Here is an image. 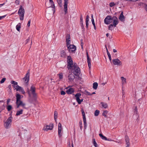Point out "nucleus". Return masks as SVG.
<instances>
[{
	"label": "nucleus",
	"mask_w": 147,
	"mask_h": 147,
	"mask_svg": "<svg viewBox=\"0 0 147 147\" xmlns=\"http://www.w3.org/2000/svg\"><path fill=\"white\" fill-rule=\"evenodd\" d=\"M16 101L17 102H18L19 100H20L21 98V96L19 94H17L16 95Z\"/></svg>",
	"instance_id": "nucleus-21"
},
{
	"label": "nucleus",
	"mask_w": 147,
	"mask_h": 147,
	"mask_svg": "<svg viewBox=\"0 0 147 147\" xmlns=\"http://www.w3.org/2000/svg\"><path fill=\"white\" fill-rule=\"evenodd\" d=\"M58 129H62L61 124L60 123H59L58 124Z\"/></svg>",
	"instance_id": "nucleus-60"
},
{
	"label": "nucleus",
	"mask_w": 147,
	"mask_h": 147,
	"mask_svg": "<svg viewBox=\"0 0 147 147\" xmlns=\"http://www.w3.org/2000/svg\"><path fill=\"white\" fill-rule=\"evenodd\" d=\"M61 129H58V135L59 137L60 138L62 136V134L61 133Z\"/></svg>",
	"instance_id": "nucleus-42"
},
{
	"label": "nucleus",
	"mask_w": 147,
	"mask_h": 147,
	"mask_svg": "<svg viewBox=\"0 0 147 147\" xmlns=\"http://www.w3.org/2000/svg\"><path fill=\"white\" fill-rule=\"evenodd\" d=\"M84 121V129H86L87 127V123L86 122V118L83 119Z\"/></svg>",
	"instance_id": "nucleus-34"
},
{
	"label": "nucleus",
	"mask_w": 147,
	"mask_h": 147,
	"mask_svg": "<svg viewBox=\"0 0 147 147\" xmlns=\"http://www.w3.org/2000/svg\"><path fill=\"white\" fill-rule=\"evenodd\" d=\"M100 104L102 105V107L105 109L106 108L108 107L107 104L106 103L102 102L100 103Z\"/></svg>",
	"instance_id": "nucleus-28"
},
{
	"label": "nucleus",
	"mask_w": 147,
	"mask_h": 147,
	"mask_svg": "<svg viewBox=\"0 0 147 147\" xmlns=\"http://www.w3.org/2000/svg\"><path fill=\"white\" fill-rule=\"evenodd\" d=\"M6 80V78H3L1 79V80L0 81V83L1 84H2V83H3Z\"/></svg>",
	"instance_id": "nucleus-48"
},
{
	"label": "nucleus",
	"mask_w": 147,
	"mask_h": 147,
	"mask_svg": "<svg viewBox=\"0 0 147 147\" xmlns=\"http://www.w3.org/2000/svg\"><path fill=\"white\" fill-rule=\"evenodd\" d=\"M76 100L79 104H81L80 99V98L77 99Z\"/></svg>",
	"instance_id": "nucleus-55"
},
{
	"label": "nucleus",
	"mask_w": 147,
	"mask_h": 147,
	"mask_svg": "<svg viewBox=\"0 0 147 147\" xmlns=\"http://www.w3.org/2000/svg\"><path fill=\"white\" fill-rule=\"evenodd\" d=\"M30 76V73L29 72V70L28 71L27 73L26 74L25 77L23 78V80L25 82L26 84L28 85V82L29 81Z\"/></svg>",
	"instance_id": "nucleus-7"
},
{
	"label": "nucleus",
	"mask_w": 147,
	"mask_h": 147,
	"mask_svg": "<svg viewBox=\"0 0 147 147\" xmlns=\"http://www.w3.org/2000/svg\"><path fill=\"white\" fill-rule=\"evenodd\" d=\"M49 3L51 5V6L50 7H48V8H49L50 7H52L53 8V13L55 11V4H54V3L53 0H51L50 1H49Z\"/></svg>",
	"instance_id": "nucleus-16"
},
{
	"label": "nucleus",
	"mask_w": 147,
	"mask_h": 147,
	"mask_svg": "<svg viewBox=\"0 0 147 147\" xmlns=\"http://www.w3.org/2000/svg\"><path fill=\"white\" fill-rule=\"evenodd\" d=\"M74 92V90L72 88H70L66 91V92L68 94H71Z\"/></svg>",
	"instance_id": "nucleus-18"
},
{
	"label": "nucleus",
	"mask_w": 147,
	"mask_h": 147,
	"mask_svg": "<svg viewBox=\"0 0 147 147\" xmlns=\"http://www.w3.org/2000/svg\"><path fill=\"white\" fill-rule=\"evenodd\" d=\"M86 56L87 59V62L88 63L89 68L90 69L91 67V59L90 58L88 55V53L87 51L86 52Z\"/></svg>",
	"instance_id": "nucleus-13"
},
{
	"label": "nucleus",
	"mask_w": 147,
	"mask_h": 147,
	"mask_svg": "<svg viewBox=\"0 0 147 147\" xmlns=\"http://www.w3.org/2000/svg\"><path fill=\"white\" fill-rule=\"evenodd\" d=\"M53 127V124L52 123H51L49 125H47L46 127H44V130L47 131L48 130H52Z\"/></svg>",
	"instance_id": "nucleus-11"
},
{
	"label": "nucleus",
	"mask_w": 147,
	"mask_h": 147,
	"mask_svg": "<svg viewBox=\"0 0 147 147\" xmlns=\"http://www.w3.org/2000/svg\"><path fill=\"white\" fill-rule=\"evenodd\" d=\"M59 79H61L63 78V76L62 74L61 73L60 74H59Z\"/></svg>",
	"instance_id": "nucleus-54"
},
{
	"label": "nucleus",
	"mask_w": 147,
	"mask_h": 147,
	"mask_svg": "<svg viewBox=\"0 0 147 147\" xmlns=\"http://www.w3.org/2000/svg\"><path fill=\"white\" fill-rule=\"evenodd\" d=\"M65 93V92L64 91L62 90L61 91V94L62 95H64Z\"/></svg>",
	"instance_id": "nucleus-61"
},
{
	"label": "nucleus",
	"mask_w": 147,
	"mask_h": 147,
	"mask_svg": "<svg viewBox=\"0 0 147 147\" xmlns=\"http://www.w3.org/2000/svg\"><path fill=\"white\" fill-rule=\"evenodd\" d=\"M118 24L117 22L115 20L114 21L113 24H111L108 26V30H112L114 27H116V25Z\"/></svg>",
	"instance_id": "nucleus-8"
},
{
	"label": "nucleus",
	"mask_w": 147,
	"mask_h": 147,
	"mask_svg": "<svg viewBox=\"0 0 147 147\" xmlns=\"http://www.w3.org/2000/svg\"><path fill=\"white\" fill-rule=\"evenodd\" d=\"M81 24V27L82 29L83 30V31H84V30L85 28H84L83 24V23Z\"/></svg>",
	"instance_id": "nucleus-59"
},
{
	"label": "nucleus",
	"mask_w": 147,
	"mask_h": 147,
	"mask_svg": "<svg viewBox=\"0 0 147 147\" xmlns=\"http://www.w3.org/2000/svg\"><path fill=\"white\" fill-rule=\"evenodd\" d=\"M119 19L121 21H124V20L125 19V17L123 15V11H121V13L119 18Z\"/></svg>",
	"instance_id": "nucleus-19"
},
{
	"label": "nucleus",
	"mask_w": 147,
	"mask_h": 147,
	"mask_svg": "<svg viewBox=\"0 0 147 147\" xmlns=\"http://www.w3.org/2000/svg\"><path fill=\"white\" fill-rule=\"evenodd\" d=\"M60 53V57L63 58H66V54L65 51L62 50L61 51Z\"/></svg>",
	"instance_id": "nucleus-17"
},
{
	"label": "nucleus",
	"mask_w": 147,
	"mask_h": 147,
	"mask_svg": "<svg viewBox=\"0 0 147 147\" xmlns=\"http://www.w3.org/2000/svg\"><path fill=\"white\" fill-rule=\"evenodd\" d=\"M105 48H106V50H107V54L108 55L109 54H110V53H109V52L108 51V49H107V48L106 45H105Z\"/></svg>",
	"instance_id": "nucleus-63"
},
{
	"label": "nucleus",
	"mask_w": 147,
	"mask_h": 147,
	"mask_svg": "<svg viewBox=\"0 0 147 147\" xmlns=\"http://www.w3.org/2000/svg\"><path fill=\"white\" fill-rule=\"evenodd\" d=\"M85 92L86 93V94L88 95H92V94H91V93L90 92H88V91L86 90L85 91Z\"/></svg>",
	"instance_id": "nucleus-51"
},
{
	"label": "nucleus",
	"mask_w": 147,
	"mask_h": 147,
	"mask_svg": "<svg viewBox=\"0 0 147 147\" xmlns=\"http://www.w3.org/2000/svg\"><path fill=\"white\" fill-rule=\"evenodd\" d=\"M30 37H29L28 38L26 39V44H27L28 42H29V41H30Z\"/></svg>",
	"instance_id": "nucleus-52"
},
{
	"label": "nucleus",
	"mask_w": 147,
	"mask_h": 147,
	"mask_svg": "<svg viewBox=\"0 0 147 147\" xmlns=\"http://www.w3.org/2000/svg\"><path fill=\"white\" fill-rule=\"evenodd\" d=\"M31 20H29L28 21V24H27V26L28 27H29L30 26V22H31Z\"/></svg>",
	"instance_id": "nucleus-57"
},
{
	"label": "nucleus",
	"mask_w": 147,
	"mask_h": 147,
	"mask_svg": "<svg viewBox=\"0 0 147 147\" xmlns=\"http://www.w3.org/2000/svg\"><path fill=\"white\" fill-rule=\"evenodd\" d=\"M21 87L19 86L18 85L16 86V88L15 89L17 91H20L21 89H22Z\"/></svg>",
	"instance_id": "nucleus-43"
},
{
	"label": "nucleus",
	"mask_w": 147,
	"mask_h": 147,
	"mask_svg": "<svg viewBox=\"0 0 147 147\" xmlns=\"http://www.w3.org/2000/svg\"><path fill=\"white\" fill-rule=\"evenodd\" d=\"M98 84L97 82H95L93 83V88L94 89L96 90L97 88Z\"/></svg>",
	"instance_id": "nucleus-31"
},
{
	"label": "nucleus",
	"mask_w": 147,
	"mask_h": 147,
	"mask_svg": "<svg viewBox=\"0 0 147 147\" xmlns=\"http://www.w3.org/2000/svg\"><path fill=\"white\" fill-rule=\"evenodd\" d=\"M71 47L69 49V51L70 53L71 52V51L72 52H74L76 51V46L74 45H70Z\"/></svg>",
	"instance_id": "nucleus-12"
},
{
	"label": "nucleus",
	"mask_w": 147,
	"mask_h": 147,
	"mask_svg": "<svg viewBox=\"0 0 147 147\" xmlns=\"http://www.w3.org/2000/svg\"><path fill=\"white\" fill-rule=\"evenodd\" d=\"M92 142L94 146L95 147H98V146L97 144L95 139L94 138L92 139Z\"/></svg>",
	"instance_id": "nucleus-27"
},
{
	"label": "nucleus",
	"mask_w": 147,
	"mask_h": 147,
	"mask_svg": "<svg viewBox=\"0 0 147 147\" xmlns=\"http://www.w3.org/2000/svg\"><path fill=\"white\" fill-rule=\"evenodd\" d=\"M99 135L101 138L102 140H107V138L105 136H104L102 134H99Z\"/></svg>",
	"instance_id": "nucleus-29"
},
{
	"label": "nucleus",
	"mask_w": 147,
	"mask_h": 147,
	"mask_svg": "<svg viewBox=\"0 0 147 147\" xmlns=\"http://www.w3.org/2000/svg\"><path fill=\"white\" fill-rule=\"evenodd\" d=\"M15 3L16 5H18L19 4V1L18 0H16L15 1Z\"/></svg>",
	"instance_id": "nucleus-64"
},
{
	"label": "nucleus",
	"mask_w": 147,
	"mask_h": 147,
	"mask_svg": "<svg viewBox=\"0 0 147 147\" xmlns=\"http://www.w3.org/2000/svg\"><path fill=\"white\" fill-rule=\"evenodd\" d=\"M74 75L73 74H72L71 73L69 74L68 76V79L69 80V81L72 82L73 81V80L75 78Z\"/></svg>",
	"instance_id": "nucleus-14"
},
{
	"label": "nucleus",
	"mask_w": 147,
	"mask_h": 147,
	"mask_svg": "<svg viewBox=\"0 0 147 147\" xmlns=\"http://www.w3.org/2000/svg\"><path fill=\"white\" fill-rule=\"evenodd\" d=\"M71 69L73 71L72 72L73 74L76 76L78 77L79 78V75L80 73V69L79 67H78L77 68H72Z\"/></svg>",
	"instance_id": "nucleus-5"
},
{
	"label": "nucleus",
	"mask_w": 147,
	"mask_h": 147,
	"mask_svg": "<svg viewBox=\"0 0 147 147\" xmlns=\"http://www.w3.org/2000/svg\"><path fill=\"white\" fill-rule=\"evenodd\" d=\"M30 90L32 95L33 98L32 100H29V102L30 103H33L34 102H36L37 100V94L35 93V87L33 86H32L30 87Z\"/></svg>",
	"instance_id": "nucleus-1"
},
{
	"label": "nucleus",
	"mask_w": 147,
	"mask_h": 147,
	"mask_svg": "<svg viewBox=\"0 0 147 147\" xmlns=\"http://www.w3.org/2000/svg\"><path fill=\"white\" fill-rule=\"evenodd\" d=\"M92 21V24H93V25L94 26V29L95 30H96V28L95 24L94 23V20H92V21Z\"/></svg>",
	"instance_id": "nucleus-47"
},
{
	"label": "nucleus",
	"mask_w": 147,
	"mask_h": 147,
	"mask_svg": "<svg viewBox=\"0 0 147 147\" xmlns=\"http://www.w3.org/2000/svg\"><path fill=\"white\" fill-rule=\"evenodd\" d=\"M107 55H108V57H109V60L111 62V57L110 54H108Z\"/></svg>",
	"instance_id": "nucleus-53"
},
{
	"label": "nucleus",
	"mask_w": 147,
	"mask_h": 147,
	"mask_svg": "<svg viewBox=\"0 0 147 147\" xmlns=\"http://www.w3.org/2000/svg\"><path fill=\"white\" fill-rule=\"evenodd\" d=\"M23 110L22 109H21L20 111H17L16 115V116H18V115L22 114L23 113Z\"/></svg>",
	"instance_id": "nucleus-25"
},
{
	"label": "nucleus",
	"mask_w": 147,
	"mask_h": 147,
	"mask_svg": "<svg viewBox=\"0 0 147 147\" xmlns=\"http://www.w3.org/2000/svg\"><path fill=\"white\" fill-rule=\"evenodd\" d=\"M104 23L107 25L110 24L112 21L111 19V16L108 15L104 19Z\"/></svg>",
	"instance_id": "nucleus-6"
},
{
	"label": "nucleus",
	"mask_w": 147,
	"mask_h": 147,
	"mask_svg": "<svg viewBox=\"0 0 147 147\" xmlns=\"http://www.w3.org/2000/svg\"><path fill=\"white\" fill-rule=\"evenodd\" d=\"M80 24L83 23V18L82 14L80 15Z\"/></svg>",
	"instance_id": "nucleus-46"
},
{
	"label": "nucleus",
	"mask_w": 147,
	"mask_h": 147,
	"mask_svg": "<svg viewBox=\"0 0 147 147\" xmlns=\"http://www.w3.org/2000/svg\"><path fill=\"white\" fill-rule=\"evenodd\" d=\"M146 5V4H145V3H142V2L140 3L139 4V5L140 6H144V5Z\"/></svg>",
	"instance_id": "nucleus-56"
},
{
	"label": "nucleus",
	"mask_w": 147,
	"mask_h": 147,
	"mask_svg": "<svg viewBox=\"0 0 147 147\" xmlns=\"http://www.w3.org/2000/svg\"><path fill=\"white\" fill-rule=\"evenodd\" d=\"M71 66L72 67V68H77V67H79L77 65V64L76 63H74V64H73V65H71Z\"/></svg>",
	"instance_id": "nucleus-44"
},
{
	"label": "nucleus",
	"mask_w": 147,
	"mask_h": 147,
	"mask_svg": "<svg viewBox=\"0 0 147 147\" xmlns=\"http://www.w3.org/2000/svg\"><path fill=\"white\" fill-rule=\"evenodd\" d=\"M70 37L69 34H68L66 36V42H70Z\"/></svg>",
	"instance_id": "nucleus-32"
},
{
	"label": "nucleus",
	"mask_w": 147,
	"mask_h": 147,
	"mask_svg": "<svg viewBox=\"0 0 147 147\" xmlns=\"http://www.w3.org/2000/svg\"><path fill=\"white\" fill-rule=\"evenodd\" d=\"M89 16H88V15L86 16V27L87 29H88V24H88V22L89 21Z\"/></svg>",
	"instance_id": "nucleus-20"
},
{
	"label": "nucleus",
	"mask_w": 147,
	"mask_h": 147,
	"mask_svg": "<svg viewBox=\"0 0 147 147\" xmlns=\"http://www.w3.org/2000/svg\"><path fill=\"white\" fill-rule=\"evenodd\" d=\"M108 113V111L107 110H104L103 111L102 115L104 116L105 117H107V114Z\"/></svg>",
	"instance_id": "nucleus-35"
},
{
	"label": "nucleus",
	"mask_w": 147,
	"mask_h": 147,
	"mask_svg": "<svg viewBox=\"0 0 147 147\" xmlns=\"http://www.w3.org/2000/svg\"><path fill=\"white\" fill-rule=\"evenodd\" d=\"M64 11L65 14L67 13V4L68 3V0H64Z\"/></svg>",
	"instance_id": "nucleus-10"
},
{
	"label": "nucleus",
	"mask_w": 147,
	"mask_h": 147,
	"mask_svg": "<svg viewBox=\"0 0 147 147\" xmlns=\"http://www.w3.org/2000/svg\"><path fill=\"white\" fill-rule=\"evenodd\" d=\"M24 9L22 5H20L18 10V13L20 16V19L21 20L24 19Z\"/></svg>",
	"instance_id": "nucleus-2"
},
{
	"label": "nucleus",
	"mask_w": 147,
	"mask_h": 147,
	"mask_svg": "<svg viewBox=\"0 0 147 147\" xmlns=\"http://www.w3.org/2000/svg\"><path fill=\"white\" fill-rule=\"evenodd\" d=\"M22 101L20 100L18 101V102H17V101L16 102V104L17 106V108H18L20 106H21V104L22 103Z\"/></svg>",
	"instance_id": "nucleus-22"
},
{
	"label": "nucleus",
	"mask_w": 147,
	"mask_h": 147,
	"mask_svg": "<svg viewBox=\"0 0 147 147\" xmlns=\"http://www.w3.org/2000/svg\"><path fill=\"white\" fill-rule=\"evenodd\" d=\"M57 2L60 7H62V0H57Z\"/></svg>",
	"instance_id": "nucleus-36"
},
{
	"label": "nucleus",
	"mask_w": 147,
	"mask_h": 147,
	"mask_svg": "<svg viewBox=\"0 0 147 147\" xmlns=\"http://www.w3.org/2000/svg\"><path fill=\"white\" fill-rule=\"evenodd\" d=\"M125 138L126 145L125 147H129L130 146L129 139L127 135L125 136Z\"/></svg>",
	"instance_id": "nucleus-15"
},
{
	"label": "nucleus",
	"mask_w": 147,
	"mask_h": 147,
	"mask_svg": "<svg viewBox=\"0 0 147 147\" xmlns=\"http://www.w3.org/2000/svg\"><path fill=\"white\" fill-rule=\"evenodd\" d=\"M12 119L13 118L11 116L9 117L5 122L4 121V126L6 128L8 129L10 127Z\"/></svg>",
	"instance_id": "nucleus-3"
},
{
	"label": "nucleus",
	"mask_w": 147,
	"mask_h": 147,
	"mask_svg": "<svg viewBox=\"0 0 147 147\" xmlns=\"http://www.w3.org/2000/svg\"><path fill=\"white\" fill-rule=\"evenodd\" d=\"M112 62L115 65H122L121 62L117 58L113 59L112 60Z\"/></svg>",
	"instance_id": "nucleus-9"
},
{
	"label": "nucleus",
	"mask_w": 147,
	"mask_h": 147,
	"mask_svg": "<svg viewBox=\"0 0 147 147\" xmlns=\"http://www.w3.org/2000/svg\"><path fill=\"white\" fill-rule=\"evenodd\" d=\"M115 5L114 2H111L109 3V5L110 7H113Z\"/></svg>",
	"instance_id": "nucleus-49"
},
{
	"label": "nucleus",
	"mask_w": 147,
	"mask_h": 147,
	"mask_svg": "<svg viewBox=\"0 0 147 147\" xmlns=\"http://www.w3.org/2000/svg\"><path fill=\"white\" fill-rule=\"evenodd\" d=\"M58 113L57 111H55L54 112V118L55 121L56 122V119L57 118Z\"/></svg>",
	"instance_id": "nucleus-33"
},
{
	"label": "nucleus",
	"mask_w": 147,
	"mask_h": 147,
	"mask_svg": "<svg viewBox=\"0 0 147 147\" xmlns=\"http://www.w3.org/2000/svg\"><path fill=\"white\" fill-rule=\"evenodd\" d=\"M111 19H112V20L113 21V23L114 22V20L117 21V23H118V24L119 23V21L118 20V19L117 18L116 16H113V17L111 16Z\"/></svg>",
	"instance_id": "nucleus-26"
},
{
	"label": "nucleus",
	"mask_w": 147,
	"mask_h": 147,
	"mask_svg": "<svg viewBox=\"0 0 147 147\" xmlns=\"http://www.w3.org/2000/svg\"><path fill=\"white\" fill-rule=\"evenodd\" d=\"M81 95V94L80 93H77L75 95V96L76 97V100L80 98V96Z\"/></svg>",
	"instance_id": "nucleus-37"
},
{
	"label": "nucleus",
	"mask_w": 147,
	"mask_h": 147,
	"mask_svg": "<svg viewBox=\"0 0 147 147\" xmlns=\"http://www.w3.org/2000/svg\"><path fill=\"white\" fill-rule=\"evenodd\" d=\"M67 62L68 63L67 66V68L68 69H71L72 68L71 65H73V62L71 57L70 55L67 57Z\"/></svg>",
	"instance_id": "nucleus-4"
},
{
	"label": "nucleus",
	"mask_w": 147,
	"mask_h": 147,
	"mask_svg": "<svg viewBox=\"0 0 147 147\" xmlns=\"http://www.w3.org/2000/svg\"><path fill=\"white\" fill-rule=\"evenodd\" d=\"M10 100H11V99L10 98H8V99H7V105H8L9 104Z\"/></svg>",
	"instance_id": "nucleus-62"
},
{
	"label": "nucleus",
	"mask_w": 147,
	"mask_h": 147,
	"mask_svg": "<svg viewBox=\"0 0 147 147\" xmlns=\"http://www.w3.org/2000/svg\"><path fill=\"white\" fill-rule=\"evenodd\" d=\"M81 111L82 115L83 116V119L86 118L84 111V110L83 109H81Z\"/></svg>",
	"instance_id": "nucleus-40"
},
{
	"label": "nucleus",
	"mask_w": 147,
	"mask_h": 147,
	"mask_svg": "<svg viewBox=\"0 0 147 147\" xmlns=\"http://www.w3.org/2000/svg\"><path fill=\"white\" fill-rule=\"evenodd\" d=\"M12 107L11 105H8L7 106V109L8 111H10L12 109Z\"/></svg>",
	"instance_id": "nucleus-39"
},
{
	"label": "nucleus",
	"mask_w": 147,
	"mask_h": 147,
	"mask_svg": "<svg viewBox=\"0 0 147 147\" xmlns=\"http://www.w3.org/2000/svg\"><path fill=\"white\" fill-rule=\"evenodd\" d=\"M25 105L26 104L24 103L23 102H22L21 105V106L23 108L26 109V108L25 107Z\"/></svg>",
	"instance_id": "nucleus-50"
},
{
	"label": "nucleus",
	"mask_w": 147,
	"mask_h": 147,
	"mask_svg": "<svg viewBox=\"0 0 147 147\" xmlns=\"http://www.w3.org/2000/svg\"><path fill=\"white\" fill-rule=\"evenodd\" d=\"M99 113L100 111H99V110H96L94 112V115L96 116H98L99 115Z\"/></svg>",
	"instance_id": "nucleus-41"
},
{
	"label": "nucleus",
	"mask_w": 147,
	"mask_h": 147,
	"mask_svg": "<svg viewBox=\"0 0 147 147\" xmlns=\"http://www.w3.org/2000/svg\"><path fill=\"white\" fill-rule=\"evenodd\" d=\"M21 23H19L16 26V28L17 30L18 31H20L21 28Z\"/></svg>",
	"instance_id": "nucleus-30"
},
{
	"label": "nucleus",
	"mask_w": 147,
	"mask_h": 147,
	"mask_svg": "<svg viewBox=\"0 0 147 147\" xmlns=\"http://www.w3.org/2000/svg\"><path fill=\"white\" fill-rule=\"evenodd\" d=\"M135 113H136V115L137 116V119L136 120V121H137V122H138V121L139 120V116L138 115V110H137V107L136 106L135 107V111H134Z\"/></svg>",
	"instance_id": "nucleus-23"
},
{
	"label": "nucleus",
	"mask_w": 147,
	"mask_h": 147,
	"mask_svg": "<svg viewBox=\"0 0 147 147\" xmlns=\"http://www.w3.org/2000/svg\"><path fill=\"white\" fill-rule=\"evenodd\" d=\"M20 91H21L22 94H24L25 93V91L24 90V89L23 88H22V89H21Z\"/></svg>",
	"instance_id": "nucleus-58"
},
{
	"label": "nucleus",
	"mask_w": 147,
	"mask_h": 147,
	"mask_svg": "<svg viewBox=\"0 0 147 147\" xmlns=\"http://www.w3.org/2000/svg\"><path fill=\"white\" fill-rule=\"evenodd\" d=\"M66 46L67 48V49L68 50L69 49V48L70 47L71 45H70V42H66Z\"/></svg>",
	"instance_id": "nucleus-45"
},
{
	"label": "nucleus",
	"mask_w": 147,
	"mask_h": 147,
	"mask_svg": "<svg viewBox=\"0 0 147 147\" xmlns=\"http://www.w3.org/2000/svg\"><path fill=\"white\" fill-rule=\"evenodd\" d=\"M121 78L122 80V84H124L126 83L125 78H124L123 77H121Z\"/></svg>",
	"instance_id": "nucleus-38"
},
{
	"label": "nucleus",
	"mask_w": 147,
	"mask_h": 147,
	"mask_svg": "<svg viewBox=\"0 0 147 147\" xmlns=\"http://www.w3.org/2000/svg\"><path fill=\"white\" fill-rule=\"evenodd\" d=\"M11 83L12 84H13V85H12V86H13V87L14 88H16V86L18 85V83L17 82L13 80H12L11 82Z\"/></svg>",
	"instance_id": "nucleus-24"
}]
</instances>
